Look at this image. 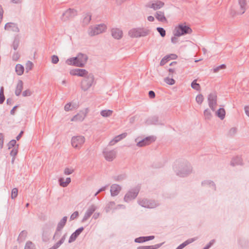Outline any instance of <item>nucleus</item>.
Returning <instances> with one entry per match:
<instances>
[{
  "mask_svg": "<svg viewBox=\"0 0 249 249\" xmlns=\"http://www.w3.org/2000/svg\"><path fill=\"white\" fill-rule=\"evenodd\" d=\"M209 106L210 108L214 111L215 106L217 105V95L215 93H211L208 97Z\"/></svg>",
  "mask_w": 249,
  "mask_h": 249,
  "instance_id": "1a4fd4ad",
  "label": "nucleus"
},
{
  "mask_svg": "<svg viewBox=\"0 0 249 249\" xmlns=\"http://www.w3.org/2000/svg\"><path fill=\"white\" fill-rule=\"evenodd\" d=\"M156 139V137L153 136L147 137L138 142L137 143V145L139 147H143L149 145L152 142H155Z\"/></svg>",
  "mask_w": 249,
  "mask_h": 249,
  "instance_id": "f8f14e48",
  "label": "nucleus"
},
{
  "mask_svg": "<svg viewBox=\"0 0 249 249\" xmlns=\"http://www.w3.org/2000/svg\"><path fill=\"white\" fill-rule=\"evenodd\" d=\"M103 154L105 159L108 161H112L116 156V151L115 150H109L107 148L104 149Z\"/></svg>",
  "mask_w": 249,
  "mask_h": 249,
  "instance_id": "9d476101",
  "label": "nucleus"
},
{
  "mask_svg": "<svg viewBox=\"0 0 249 249\" xmlns=\"http://www.w3.org/2000/svg\"><path fill=\"white\" fill-rule=\"evenodd\" d=\"M94 75L92 73H90L82 80L81 84V87L82 90L84 91L87 90L89 89L93 84L94 82Z\"/></svg>",
  "mask_w": 249,
  "mask_h": 249,
  "instance_id": "20e7f679",
  "label": "nucleus"
},
{
  "mask_svg": "<svg viewBox=\"0 0 249 249\" xmlns=\"http://www.w3.org/2000/svg\"><path fill=\"white\" fill-rule=\"evenodd\" d=\"M85 142V138L82 136H73L71 138V143L72 146L76 149H80Z\"/></svg>",
  "mask_w": 249,
  "mask_h": 249,
  "instance_id": "423d86ee",
  "label": "nucleus"
},
{
  "mask_svg": "<svg viewBox=\"0 0 249 249\" xmlns=\"http://www.w3.org/2000/svg\"><path fill=\"white\" fill-rule=\"evenodd\" d=\"M127 136L126 133H124L120 135H119L117 136H116L112 141H111L109 142V144L110 145H113L117 142H119L121 140L123 139L124 138H125V137Z\"/></svg>",
  "mask_w": 249,
  "mask_h": 249,
  "instance_id": "a878e982",
  "label": "nucleus"
},
{
  "mask_svg": "<svg viewBox=\"0 0 249 249\" xmlns=\"http://www.w3.org/2000/svg\"><path fill=\"white\" fill-rule=\"evenodd\" d=\"M77 56L80 63H83V67H84L87 62L88 56L86 54L82 53H79Z\"/></svg>",
  "mask_w": 249,
  "mask_h": 249,
  "instance_id": "c756f323",
  "label": "nucleus"
},
{
  "mask_svg": "<svg viewBox=\"0 0 249 249\" xmlns=\"http://www.w3.org/2000/svg\"><path fill=\"white\" fill-rule=\"evenodd\" d=\"M71 179L70 178H67L65 179L63 178H60L58 179V183L61 187H67L71 182Z\"/></svg>",
  "mask_w": 249,
  "mask_h": 249,
  "instance_id": "c85d7f7f",
  "label": "nucleus"
},
{
  "mask_svg": "<svg viewBox=\"0 0 249 249\" xmlns=\"http://www.w3.org/2000/svg\"><path fill=\"white\" fill-rule=\"evenodd\" d=\"M70 73L71 75L84 77H86L89 74L88 71L87 70L81 69H74L71 70L70 71Z\"/></svg>",
  "mask_w": 249,
  "mask_h": 249,
  "instance_id": "ddd939ff",
  "label": "nucleus"
},
{
  "mask_svg": "<svg viewBox=\"0 0 249 249\" xmlns=\"http://www.w3.org/2000/svg\"><path fill=\"white\" fill-rule=\"evenodd\" d=\"M106 28V26L104 24H99L96 26L90 28V30L89 31V35L92 36L99 35L104 32Z\"/></svg>",
  "mask_w": 249,
  "mask_h": 249,
  "instance_id": "0eeeda50",
  "label": "nucleus"
},
{
  "mask_svg": "<svg viewBox=\"0 0 249 249\" xmlns=\"http://www.w3.org/2000/svg\"><path fill=\"white\" fill-rule=\"evenodd\" d=\"M113 113V111L111 110L107 109V110H103L101 111V115L104 117H109L112 115Z\"/></svg>",
  "mask_w": 249,
  "mask_h": 249,
  "instance_id": "a19ab883",
  "label": "nucleus"
},
{
  "mask_svg": "<svg viewBox=\"0 0 249 249\" xmlns=\"http://www.w3.org/2000/svg\"><path fill=\"white\" fill-rule=\"evenodd\" d=\"M17 145V142L15 140H12L7 144L8 148L9 149L14 148L15 147H16Z\"/></svg>",
  "mask_w": 249,
  "mask_h": 249,
  "instance_id": "de8ad7c7",
  "label": "nucleus"
},
{
  "mask_svg": "<svg viewBox=\"0 0 249 249\" xmlns=\"http://www.w3.org/2000/svg\"><path fill=\"white\" fill-rule=\"evenodd\" d=\"M24 249H36L35 245L31 242H27L25 246Z\"/></svg>",
  "mask_w": 249,
  "mask_h": 249,
  "instance_id": "09e8293b",
  "label": "nucleus"
},
{
  "mask_svg": "<svg viewBox=\"0 0 249 249\" xmlns=\"http://www.w3.org/2000/svg\"><path fill=\"white\" fill-rule=\"evenodd\" d=\"M33 64L32 62L28 61L26 64V70L28 72L29 71L32 70L33 68Z\"/></svg>",
  "mask_w": 249,
  "mask_h": 249,
  "instance_id": "4d7b16f0",
  "label": "nucleus"
},
{
  "mask_svg": "<svg viewBox=\"0 0 249 249\" xmlns=\"http://www.w3.org/2000/svg\"><path fill=\"white\" fill-rule=\"evenodd\" d=\"M19 44V40L18 38H15L13 41V44L12 45V46L14 50H17V49L18 47Z\"/></svg>",
  "mask_w": 249,
  "mask_h": 249,
  "instance_id": "a18cd8bd",
  "label": "nucleus"
},
{
  "mask_svg": "<svg viewBox=\"0 0 249 249\" xmlns=\"http://www.w3.org/2000/svg\"><path fill=\"white\" fill-rule=\"evenodd\" d=\"M77 15V11L74 9L69 8L62 14V17L64 18L65 20L72 18Z\"/></svg>",
  "mask_w": 249,
  "mask_h": 249,
  "instance_id": "4468645a",
  "label": "nucleus"
},
{
  "mask_svg": "<svg viewBox=\"0 0 249 249\" xmlns=\"http://www.w3.org/2000/svg\"><path fill=\"white\" fill-rule=\"evenodd\" d=\"M122 188H110V193L112 196H117L120 192Z\"/></svg>",
  "mask_w": 249,
  "mask_h": 249,
  "instance_id": "37998d69",
  "label": "nucleus"
},
{
  "mask_svg": "<svg viewBox=\"0 0 249 249\" xmlns=\"http://www.w3.org/2000/svg\"><path fill=\"white\" fill-rule=\"evenodd\" d=\"M18 146L19 145L18 144L17 146L13 148V149L11 151L10 154L12 157H16V156L18 154Z\"/></svg>",
  "mask_w": 249,
  "mask_h": 249,
  "instance_id": "8fccbe9b",
  "label": "nucleus"
},
{
  "mask_svg": "<svg viewBox=\"0 0 249 249\" xmlns=\"http://www.w3.org/2000/svg\"><path fill=\"white\" fill-rule=\"evenodd\" d=\"M74 170L72 169L66 168L64 170V173L66 175H70L73 172Z\"/></svg>",
  "mask_w": 249,
  "mask_h": 249,
  "instance_id": "0e129e2a",
  "label": "nucleus"
},
{
  "mask_svg": "<svg viewBox=\"0 0 249 249\" xmlns=\"http://www.w3.org/2000/svg\"><path fill=\"white\" fill-rule=\"evenodd\" d=\"M164 81L170 85H173L175 83V80L172 78L166 77Z\"/></svg>",
  "mask_w": 249,
  "mask_h": 249,
  "instance_id": "5fc2aeb1",
  "label": "nucleus"
},
{
  "mask_svg": "<svg viewBox=\"0 0 249 249\" xmlns=\"http://www.w3.org/2000/svg\"><path fill=\"white\" fill-rule=\"evenodd\" d=\"M117 209L116 207L115 206V203L114 201L109 202L106 206L105 208V210L106 212H109L110 211L112 210Z\"/></svg>",
  "mask_w": 249,
  "mask_h": 249,
  "instance_id": "c9c22d12",
  "label": "nucleus"
},
{
  "mask_svg": "<svg viewBox=\"0 0 249 249\" xmlns=\"http://www.w3.org/2000/svg\"><path fill=\"white\" fill-rule=\"evenodd\" d=\"M237 132V129L235 127H232L230 129L228 133V136L233 137Z\"/></svg>",
  "mask_w": 249,
  "mask_h": 249,
  "instance_id": "603ef678",
  "label": "nucleus"
},
{
  "mask_svg": "<svg viewBox=\"0 0 249 249\" xmlns=\"http://www.w3.org/2000/svg\"><path fill=\"white\" fill-rule=\"evenodd\" d=\"M155 17L159 21L162 22L167 21V19L164 16L163 12L157 11L155 13Z\"/></svg>",
  "mask_w": 249,
  "mask_h": 249,
  "instance_id": "bb28decb",
  "label": "nucleus"
},
{
  "mask_svg": "<svg viewBox=\"0 0 249 249\" xmlns=\"http://www.w3.org/2000/svg\"><path fill=\"white\" fill-rule=\"evenodd\" d=\"M139 205L141 206L147 208H154L158 206V204L154 200H148L147 199H143L138 201Z\"/></svg>",
  "mask_w": 249,
  "mask_h": 249,
  "instance_id": "6e6552de",
  "label": "nucleus"
},
{
  "mask_svg": "<svg viewBox=\"0 0 249 249\" xmlns=\"http://www.w3.org/2000/svg\"><path fill=\"white\" fill-rule=\"evenodd\" d=\"M205 120H210L212 117V114L209 108L206 109L204 111Z\"/></svg>",
  "mask_w": 249,
  "mask_h": 249,
  "instance_id": "58836bf2",
  "label": "nucleus"
},
{
  "mask_svg": "<svg viewBox=\"0 0 249 249\" xmlns=\"http://www.w3.org/2000/svg\"><path fill=\"white\" fill-rule=\"evenodd\" d=\"M19 54L18 52H15L12 56V59L14 61H17L19 59Z\"/></svg>",
  "mask_w": 249,
  "mask_h": 249,
  "instance_id": "e2e57ef3",
  "label": "nucleus"
},
{
  "mask_svg": "<svg viewBox=\"0 0 249 249\" xmlns=\"http://www.w3.org/2000/svg\"><path fill=\"white\" fill-rule=\"evenodd\" d=\"M192 167L191 164L185 161L180 163L178 167L175 168L176 175L180 177H185L190 174L192 172Z\"/></svg>",
  "mask_w": 249,
  "mask_h": 249,
  "instance_id": "f257e3e1",
  "label": "nucleus"
},
{
  "mask_svg": "<svg viewBox=\"0 0 249 249\" xmlns=\"http://www.w3.org/2000/svg\"><path fill=\"white\" fill-rule=\"evenodd\" d=\"M226 68V65L223 64L218 66H214L212 70H211V71H213L214 73H216L218 72L221 70H224Z\"/></svg>",
  "mask_w": 249,
  "mask_h": 249,
  "instance_id": "79ce46f5",
  "label": "nucleus"
},
{
  "mask_svg": "<svg viewBox=\"0 0 249 249\" xmlns=\"http://www.w3.org/2000/svg\"><path fill=\"white\" fill-rule=\"evenodd\" d=\"M66 63L69 65L74 66L78 67H83V63H80L77 56L68 59Z\"/></svg>",
  "mask_w": 249,
  "mask_h": 249,
  "instance_id": "dca6fc26",
  "label": "nucleus"
},
{
  "mask_svg": "<svg viewBox=\"0 0 249 249\" xmlns=\"http://www.w3.org/2000/svg\"><path fill=\"white\" fill-rule=\"evenodd\" d=\"M52 58V63L54 64L58 63L59 62V57L57 55H53L51 57Z\"/></svg>",
  "mask_w": 249,
  "mask_h": 249,
  "instance_id": "13d9d810",
  "label": "nucleus"
},
{
  "mask_svg": "<svg viewBox=\"0 0 249 249\" xmlns=\"http://www.w3.org/2000/svg\"><path fill=\"white\" fill-rule=\"evenodd\" d=\"M18 195V188H13L11 191V197L12 199H15L17 197Z\"/></svg>",
  "mask_w": 249,
  "mask_h": 249,
  "instance_id": "49530a36",
  "label": "nucleus"
},
{
  "mask_svg": "<svg viewBox=\"0 0 249 249\" xmlns=\"http://www.w3.org/2000/svg\"><path fill=\"white\" fill-rule=\"evenodd\" d=\"M23 87V82L21 80H19L16 87L15 94L16 96H19L22 92Z\"/></svg>",
  "mask_w": 249,
  "mask_h": 249,
  "instance_id": "cd10ccee",
  "label": "nucleus"
},
{
  "mask_svg": "<svg viewBox=\"0 0 249 249\" xmlns=\"http://www.w3.org/2000/svg\"><path fill=\"white\" fill-rule=\"evenodd\" d=\"M84 229V227H81L77 229L74 232H73L69 238V243H71L74 241L80 233L83 231Z\"/></svg>",
  "mask_w": 249,
  "mask_h": 249,
  "instance_id": "6ab92c4d",
  "label": "nucleus"
},
{
  "mask_svg": "<svg viewBox=\"0 0 249 249\" xmlns=\"http://www.w3.org/2000/svg\"><path fill=\"white\" fill-rule=\"evenodd\" d=\"M111 35L114 38L120 39L123 36V32L118 28H113L111 30Z\"/></svg>",
  "mask_w": 249,
  "mask_h": 249,
  "instance_id": "412c9836",
  "label": "nucleus"
},
{
  "mask_svg": "<svg viewBox=\"0 0 249 249\" xmlns=\"http://www.w3.org/2000/svg\"><path fill=\"white\" fill-rule=\"evenodd\" d=\"M238 3L240 5V9L242 12L240 13V14H243L245 13L246 8V6L247 5V2L246 0H238Z\"/></svg>",
  "mask_w": 249,
  "mask_h": 249,
  "instance_id": "e433bc0d",
  "label": "nucleus"
},
{
  "mask_svg": "<svg viewBox=\"0 0 249 249\" xmlns=\"http://www.w3.org/2000/svg\"><path fill=\"white\" fill-rule=\"evenodd\" d=\"M84 18L83 19V24L84 25H87L90 22L91 19V14L90 13H87L84 15Z\"/></svg>",
  "mask_w": 249,
  "mask_h": 249,
  "instance_id": "2f4dec72",
  "label": "nucleus"
},
{
  "mask_svg": "<svg viewBox=\"0 0 249 249\" xmlns=\"http://www.w3.org/2000/svg\"><path fill=\"white\" fill-rule=\"evenodd\" d=\"M178 56L175 54H170L165 56L160 61V65H164L170 59H176Z\"/></svg>",
  "mask_w": 249,
  "mask_h": 249,
  "instance_id": "5701e85b",
  "label": "nucleus"
},
{
  "mask_svg": "<svg viewBox=\"0 0 249 249\" xmlns=\"http://www.w3.org/2000/svg\"><path fill=\"white\" fill-rule=\"evenodd\" d=\"M32 95V92L30 89H26L22 92V96L24 97L29 96Z\"/></svg>",
  "mask_w": 249,
  "mask_h": 249,
  "instance_id": "052dcab7",
  "label": "nucleus"
},
{
  "mask_svg": "<svg viewBox=\"0 0 249 249\" xmlns=\"http://www.w3.org/2000/svg\"><path fill=\"white\" fill-rule=\"evenodd\" d=\"M147 125H164V123L160 121L159 117L157 115L149 117L145 121Z\"/></svg>",
  "mask_w": 249,
  "mask_h": 249,
  "instance_id": "9b49d317",
  "label": "nucleus"
},
{
  "mask_svg": "<svg viewBox=\"0 0 249 249\" xmlns=\"http://www.w3.org/2000/svg\"><path fill=\"white\" fill-rule=\"evenodd\" d=\"M157 31L159 33L161 37H164L166 35V31L164 28L162 27H157Z\"/></svg>",
  "mask_w": 249,
  "mask_h": 249,
  "instance_id": "864d4df0",
  "label": "nucleus"
},
{
  "mask_svg": "<svg viewBox=\"0 0 249 249\" xmlns=\"http://www.w3.org/2000/svg\"><path fill=\"white\" fill-rule=\"evenodd\" d=\"M67 220V217L64 216L62 218V219L59 222V223H58L57 226L56 231L53 235V238H55V236H57V232L61 231L62 230V229L63 228V227L65 226V225L66 224Z\"/></svg>",
  "mask_w": 249,
  "mask_h": 249,
  "instance_id": "a211bd4d",
  "label": "nucleus"
},
{
  "mask_svg": "<svg viewBox=\"0 0 249 249\" xmlns=\"http://www.w3.org/2000/svg\"><path fill=\"white\" fill-rule=\"evenodd\" d=\"M193 31L190 27L187 25L186 23L179 24L174 31V35L176 36H180L187 34H191Z\"/></svg>",
  "mask_w": 249,
  "mask_h": 249,
  "instance_id": "f03ea898",
  "label": "nucleus"
},
{
  "mask_svg": "<svg viewBox=\"0 0 249 249\" xmlns=\"http://www.w3.org/2000/svg\"><path fill=\"white\" fill-rule=\"evenodd\" d=\"M164 5V3L160 0L155 1L151 4L147 5L149 8H152L155 10L159 9Z\"/></svg>",
  "mask_w": 249,
  "mask_h": 249,
  "instance_id": "4be33fe9",
  "label": "nucleus"
},
{
  "mask_svg": "<svg viewBox=\"0 0 249 249\" xmlns=\"http://www.w3.org/2000/svg\"><path fill=\"white\" fill-rule=\"evenodd\" d=\"M96 209V208L94 205L90 206L85 213L84 216L82 220V222H84L87 221L95 212Z\"/></svg>",
  "mask_w": 249,
  "mask_h": 249,
  "instance_id": "f3484780",
  "label": "nucleus"
},
{
  "mask_svg": "<svg viewBox=\"0 0 249 249\" xmlns=\"http://www.w3.org/2000/svg\"><path fill=\"white\" fill-rule=\"evenodd\" d=\"M163 243L151 246H141L137 247V249H157L160 247Z\"/></svg>",
  "mask_w": 249,
  "mask_h": 249,
  "instance_id": "7c9ffc66",
  "label": "nucleus"
},
{
  "mask_svg": "<svg viewBox=\"0 0 249 249\" xmlns=\"http://www.w3.org/2000/svg\"><path fill=\"white\" fill-rule=\"evenodd\" d=\"M226 112L223 108H219L215 112V115L221 120H223L225 117Z\"/></svg>",
  "mask_w": 249,
  "mask_h": 249,
  "instance_id": "473e14b6",
  "label": "nucleus"
},
{
  "mask_svg": "<svg viewBox=\"0 0 249 249\" xmlns=\"http://www.w3.org/2000/svg\"><path fill=\"white\" fill-rule=\"evenodd\" d=\"M24 71V67L21 64H17L16 66V71L18 75H21Z\"/></svg>",
  "mask_w": 249,
  "mask_h": 249,
  "instance_id": "4c0bfd02",
  "label": "nucleus"
},
{
  "mask_svg": "<svg viewBox=\"0 0 249 249\" xmlns=\"http://www.w3.org/2000/svg\"><path fill=\"white\" fill-rule=\"evenodd\" d=\"M231 165L232 166L236 165H243V160L240 156H237L233 157L231 161Z\"/></svg>",
  "mask_w": 249,
  "mask_h": 249,
  "instance_id": "393cba45",
  "label": "nucleus"
},
{
  "mask_svg": "<svg viewBox=\"0 0 249 249\" xmlns=\"http://www.w3.org/2000/svg\"><path fill=\"white\" fill-rule=\"evenodd\" d=\"M126 178L125 174H121L117 176L113 177L114 179L116 181H120Z\"/></svg>",
  "mask_w": 249,
  "mask_h": 249,
  "instance_id": "6e6d98bb",
  "label": "nucleus"
},
{
  "mask_svg": "<svg viewBox=\"0 0 249 249\" xmlns=\"http://www.w3.org/2000/svg\"><path fill=\"white\" fill-rule=\"evenodd\" d=\"M4 136L2 133H0V148L2 149L3 146Z\"/></svg>",
  "mask_w": 249,
  "mask_h": 249,
  "instance_id": "bf43d9fd",
  "label": "nucleus"
},
{
  "mask_svg": "<svg viewBox=\"0 0 249 249\" xmlns=\"http://www.w3.org/2000/svg\"><path fill=\"white\" fill-rule=\"evenodd\" d=\"M202 185L203 186H209V187H214L215 186V184L213 181L211 180H204L202 182Z\"/></svg>",
  "mask_w": 249,
  "mask_h": 249,
  "instance_id": "ea45409f",
  "label": "nucleus"
},
{
  "mask_svg": "<svg viewBox=\"0 0 249 249\" xmlns=\"http://www.w3.org/2000/svg\"><path fill=\"white\" fill-rule=\"evenodd\" d=\"M155 238L154 235L147 236H141L135 239L134 241L136 243H142L150 240H152Z\"/></svg>",
  "mask_w": 249,
  "mask_h": 249,
  "instance_id": "b1692460",
  "label": "nucleus"
},
{
  "mask_svg": "<svg viewBox=\"0 0 249 249\" xmlns=\"http://www.w3.org/2000/svg\"><path fill=\"white\" fill-rule=\"evenodd\" d=\"M155 93L153 90H150L148 92V96L150 98L153 99L155 97Z\"/></svg>",
  "mask_w": 249,
  "mask_h": 249,
  "instance_id": "338daca9",
  "label": "nucleus"
},
{
  "mask_svg": "<svg viewBox=\"0 0 249 249\" xmlns=\"http://www.w3.org/2000/svg\"><path fill=\"white\" fill-rule=\"evenodd\" d=\"M4 29L6 30L12 31L14 32H18L19 31V29L18 27V25L12 22L7 23L5 25Z\"/></svg>",
  "mask_w": 249,
  "mask_h": 249,
  "instance_id": "aec40b11",
  "label": "nucleus"
},
{
  "mask_svg": "<svg viewBox=\"0 0 249 249\" xmlns=\"http://www.w3.org/2000/svg\"><path fill=\"white\" fill-rule=\"evenodd\" d=\"M196 102L199 104L201 105L204 100V97L202 94H199L197 95L196 98Z\"/></svg>",
  "mask_w": 249,
  "mask_h": 249,
  "instance_id": "3c124183",
  "label": "nucleus"
},
{
  "mask_svg": "<svg viewBox=\"0 0 249 249\" xmlns=\"http://www.w3.org/2000/svg\"><path fill=\"white\" fill-rule=\"evenodd\" d=\"M79 215V213L77 211L74 212L70 216L71 220H74Z\"/></svg>",
  "mask_w": 249,
  "mask_h": 249,
  "instance_id": "680f3d73",
  "label": "nucleus"
},
{
  "mask_svg": "<svg viewBox=\"0 0 249 249\" xmlns=\"http://www.w3.org/2000/svg\"><path fill=\"white\" fill-rule=\"evenodd\" d=\"M51 233V229L50 227L48 226H45L43 228V232H42V240L44 242H47L49 240L50 238V235Z\"/></svg>",
  "mask_w": 249,
  "mask_h": 249,
  "instance_id": "2eb2a0df",
  "label": "nucleus"
},
{
  "mask_svg": "<svg viewBox=\"0 0 249 249\" xmlns=\"http://www.w3.org/2000/svg\"><path fill=\"white\" fill-rule=\"evenodd\" d=\"M149 29L144 28H133L128 32V35L132 38L145 36L150 34Z\"/></svg>",
  "mask_w": 249,
  "mask_h": 249,
  "instance_id": "7ed1b4c3",
  "label": "nucleus"
},
{
  "mask_svg": "<svg viewBox=\"0 0 249 249\" xmlns=\"http://www.w3.org/2000/svg\"><path fill=\"white\" fill-rule=\"evenodd\" d=\"M27 235V231L25 230H23L20 232L19 233L18 237V241L20 243L22 242L24 240H25L26 236Z\"/></svg>",
  "mask_w": 249,
  "mask_h": 249,
  "instance_id": "f704fd0d",
  "label": "nucleus"
},
{
  "mask_svg": "<svg viewBox=\"0 0 249 249\" xmlns=\"http://www.w3.org/2000/svg\"><path fill=\"white\" fill-rule=\"evenodd\" d=\"M215 240L214 239L212 240L205 247V248L206 249H209L211 248V247L213 244Z\"/></svg>",
  "mask_w": 249,
  "mask_h": 249,
  "instance_id": "774afa93",
  "label": "nucleus"
},
{
  "mask_svg": "<svg viewBox=\"0 0 249 249\" xmlns=\"http://www.w3.org/2000/svg\"><path fill=\"white\" fill-rule=\"evenodd\" d=\"M140 190L139 188H134L130 189L124 196V201L129 202L134 199L138 196Z\"/></svg>",
  "mask_w": 249,
  "mask_h": 249,
  "instance_id": "39448f33",
  "label": "nucleus"
},
{
  "mask_svg": "<svg viewBox=\"0 0 249 249\" xmlns=\"http://www.w3.org/2000/svg\"><path fill=\"white\" fill-rule=\"evenodd\" d=\"M195 238H190L187 240H186L185 242L179 245L176 249H182L184 247H185L187 245H189V244L195 241Z\"/></svg>",
  "mask_w": 249,
  "mask_h": 249,
  "instance_id": "72a5a7b5",
  "label": "nucleus"
},
{
  "mask_svg": "<svg viewBox=\"0 0 249 249\" xmlns=\"http://www.w3.org/2000/svg\"><path fill=\"white\" fill-rule=\"evenodd\" d=\"M191 87L197 91H200L201 89L200 85L196 82V80H194L191 83Z\"/></svg>",
  "mask_w": 249,
  "mask_h": 249,
  "instance_id": "c03bdc74",
  "label": "nucleus"
},
{
  "mask_svg": "<svg viewBox=\"0 0 249 249\" xmlns=\"http://www.w3.org/2000/svg\"><path fill=\"white\" fill-rule=\"evenodd\" d=\"M71 103H67L64 107V109L66 111H68L69 110H71L72 109L71 108Z\"/></svg>",
  "mask_w": 249,
  "mask_h": 249,
  "instance_id": "69168bd1",
  "label": "nucleus"
}]
</instances>
